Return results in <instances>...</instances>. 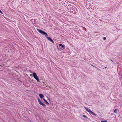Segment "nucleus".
Masks as SVG:
<instances>
[{"mask_svg":"<svg viewBox=\"0 0 122 122\" xmlns=\"http://www.w3.org/2000/svg\"><path fill=\"white\" fill-rule=\"evenodd\" d=\"M101 121L102 122H107V120H105V121L101 120Z\"/></svg>","mask_w":122,"mask_h":122,"instance_id":"nucleus-13","label":"nucleus"},{"mask_svg":"<svg viewBox=\"0 0 122 122\" xmlns=\"http://www.w3.org/2000/svg\"><path fill=\"white\" fill-rule=\"evenodd\" d=\"M44 101L46 103V104H49L48 102H47V101L44 98H43Z\"/></svg>","mask_w":122,"mask_h":122,"instance_id":"nucleus-9","label":"nucleus"},{"mask_svg":"<svg viewBox=\"0 0 122 122\" xmlns=\"http://www.w3.org/2000/svg\"><path fill=\"white\" fill-rule=\"evenodd\" d=\"M46 37L48 40L51 42L53 44H54V42L51 38L48 37L47 36Z\"/></svg>","mask_w":122,"mask_h":122,"instance_id":"nucleus-6","label":"nucleus"},{"mask_svg":"<svg viewBox=\"0 0 122 122\" xmlns=\"http://www.w3.org/2000/svg\"><path fill=\"white\" fill-rule=\"evenodd\" d=\"M59 48L61 49V50H63L65 48V46L62 44H59Z\"/></svg>","mask_w":122,"mask_h":122,"instance_id":"nucleus-4","label":"nucleus"},{"mask_svg":"<svg viewBox=\"0 0 122 122\" xmlns=\"http://www.w3.org/2000/svg\"><path fill=\"white\" fill-rule=\"evenodd\" d=\"M74 11H73L72 10L70 12L71 13H72L74 14H76L77 12V10H75Z\"/></svg>","mask_w":122,"mask_h":122,"instance_id":"nucleus-7","label":"nucleus"},{"mask_svg":"<svg viewBox=\"0 0 122 122\" xmlns=\"http://www.w3.org/2000/svg\"><path fill=\"white\" fill-rule=\"evenodd\" d=\"M93 66L94 67V66Z\"/></svg>","mask_w":122,"mask_h":122,"instance_id":"nucleus-19","label":"nucleus"},{"mask_svg":"<svg viewBox=\"0 0 122 122\" xmlns=\"http://www.w3.org/2000/svg\"><path fill=\"white\" fill-rule=\"evenodd\" d=\"M34 78L38 82L39 81V79L37 76L36 73L35 72H33L32 74Z\"/></svg>","mask_w":122,"mask_h":122,"instance_id":"nucleus-2","label":"nucleus"},{"mask_svg":"<svg viewBox=\"0 0 122 122\" xmlns=\"http://www.w3.org/2000/svg\"><path fill=\"white\" fill-rule=\"evenodd\" d=\"M39 96L41 99L43 98L44 97L43 95L41 94H40L39 95Z\"/></svg>","mask_w":122,"mask_h":122,"instance_id":"nucleus-8","label":"nucleus"},{"mask_svg":"<svg viewBox=\"0 0 122 122\" xmlns=\"http://www.w3.org/2000/svg\"><path fill=\"white\" fill-rule=\"evenodd\" d=\"M85 108L86 109L87 111L89 112V114H95L94 112H92L88 108L86 107Z\"/></svg>","mask_w":122,"mask_h":122,"instance_id":"nucleus-3","label":"nucleus"},{"mask_svg":"<svg viewBox=\"0 0 122 122\" xmlns=\"http://www.w3.org/2000/svg\"><path fill=\"white\" fill-rule=\"evenodd\" d=\"M117 112V109H115L114 111V112L116 113Z\"/></svg>","mask_w":122,"mask_h":122,"instance_id":"nucleus-11","label":"nucleus"},{"mask_svg":"<svg viewBox=\"0 0 122 122\" xmlns=\"http://www.w3.org/2000/svg\"><path fill=\"white\" fill-rule=\"evenodd\" d=\"M83 116V117H86V116H85L84 115Z\"/></svg>","mask_w":122,"mask_h":122,"instance_id":"nucleus-17","label":"nucleus"},{"mask_svg":"<svg viewBox=\"0 0 122 122\" xmlns=\"http://www.w3.org/2000/svg\"><path fill=\"white\" fill-rule=\"evenodd\" d=\"M38 102L39 104L42 105L43 107H46V105L44 104V103H43L42 102L40 101V100L38 99Z\"/></svg>","mask_w":122,"mask_h":122,"instance_id":"nucleus-5","label":"nucleus"},{"mask_svg":"<svg viewBox=\"0 0 122 122\" xmlns=\"http://www.w3.org/2000/svg\"><path fill=\"white\" fill-rule=\"evenodd\" d=\"M0 13H1L2 14H3V13L1 11V10H0Z\"/></svg>","mask_w":122,"mask_h":122,"instance_id":"nucleus-15","label":"nucleus"},{"mask_svg":"<svg viewBox=\"0 0 122 122\" xmlns=\"http://www.w3.org/2000/svg\"><path fill=\"white\" fill-rule=\"evenodd\" d=\"M36 29L39 33H41L42 35H44L46 37L47 36H48V35L47 33L45 31L39 29L37 28Z\"/></svg>","mask_w":122,"mask_h":122,"instance_id":"nucleus-1","label":"nucleus"},{"mask_svg":"<svg viewBox=\"0 0 122 122\" xmlns=\"http://www.w3.org/2000/svg\"><path fill=\"white\" fill-rule=\"evenodd\" d=\"M106 39V37H103V39L104 40H105Z\"/></svg>","mask_w":122,"mask_h":122,"instance_id":"nucleus-14","label":"nucleus"},{"mask_svg":"<svg viewBox=\"0 0 122 122\" xmlns=\"http://www.w3.org/2000/svg\"><path fill=\"white\" fill-rule=\"evenodd\" d=\"M83 1L84 3H85L86 4L88 2V0H83Z\"/></svg>","mask_w":122,"mask_h":122,"instance_id":"nucleus-10","label":"nucleus"},{"mask_svg":"<svg viewBox=\"0 0 122 122\" xmlns=\"http://www.w3.org/2000/svg\"><path fill=\"white\" fill-rule=\"evenodd\" d=\"M104 68H107V67H104V68H103L104 69Z\"/></svg>","mask_w":122,"mask_h":122,"instance_id":"nucleus-16","label":"nucleus"},{"mask_svg":"<svg viewBox=\"0 0 122 122\" xmlns=\"http://www.w3.org/2000/svg\"><path fill=\"white\" fill-rule=\"evenodd\" d=\"M72 10L74 11V10H77L76 9H75L73 7H72Z\"/></svg>","mask_w":122,"mask_h":122,"instance_id":"nucleus-12","label":"nucleus"},{"mask_svg":"<svg viewBox=\"0 0 122 122\" xmlns=\"http://www.w3.org/2000/svg\"><path fill=\"white\" fill-rule=\"evenodd\" d=\"M57 48H58V46H57Z\"/></svg>","mask_w":122,"mask_h":122,"instance_id":"nucleus-18","label":"nucleus"}]
</instances>
